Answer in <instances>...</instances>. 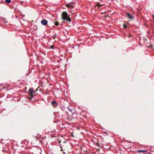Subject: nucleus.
<instances>
[{
  "label": "nucleus",
  "mask_w": 154,
  "mask_h": 154,
  "mask_svg": "<svg viewBox=\"0 0 154 154\" xmlns=\"http://www.w3.org/2000/svg\"><path fill=\"white\" fill-rule=\"evenodd\" d=\"M61 151H62L63 150V149H62V146H61Z\"/></svg>",
  "instance_id": "4468645a"
},
{
  "label": "nucleus",
  "mask_w": 154,
  "mask_h": 154,
  "mask_svg": "<svg viewBox=\"0 0 154 154\" xmlns=\"http://www.w3.org/2000/svg\"><path fill=\"white\" fill-rule=\"evenodd\" d=\"M67 109H68L71 112H72V111L73 110V109L71 107H68Z\"/></svg>",
  "instance_id": "423d86ee"
},
{
  "label": "nucleus",
  "mask_w": 154,
  "mask_h": 154,
  "mask_svg": "<svg viewBox=\"0 0 154 154\" xmlns=\"http://www.w3.org/2000/svg\"><path fill=\"white\" fill-rule=\"evenodd\" d=\"M1 91V90L0 89V92Z\"/></svg>",
  "instance_id": "a211bd4d"
},
{
  "label": "nucleus",
  "mask_w": 154,
  "mask_h": 154,
  "mask_svg": "<svg viewBox=\"0 0 154 154\" xmlns=\"http://www.w3.org/2000/svg\"><path fill=\"white\" fill-rule=\"evenodd\" d=\"M126 14H127V16L128 19H129L131 20H132L134 19V16L131 14H130L128 12H126Z\"/></svg>",
  "instance_id": "f03ea898"
},
{
  "label": "nucleus",
  "mask_w": 154,
  "mask_h": 154,
  "mask_svg": "<svg viewBox=\"0 0 154 154\" xmlns=\"http://www.w3.org/2000/svg\"><path fill=\"white\" fill-rule=\"evenodd\" d=\"M97 5L98 6H101L100 5V3H98L97 4Z\"/></svg>",
  "instance_id": "ddd939ff"
},
{
  "label": "nucleus",
  "mask_w": 154,
  "mask_h": 154,
  "mask_svg": "<svg viewBox=\"0 0 154 154\" xmlns=\"http://www.w3.org/2000/svg\"><path fill=\"white\" fill-rule=\"evenodd\" d=\"M41 23L43 26H45L47 25L48 22L47 20L45 19H43L41 21Z\"/></svg>",
  "instance_id": "7ed1b4c3"
},
{
  "label": "nucleus",
  "mask_w": 154,
  "mask_h": 154,
  "mask_svg": "<svg viewBox=\"0 0 154 154\" xmlns=\"http://www.w3.org/2000/svg\"><path fill=\"white\" fill-rule=\"evenodd\" d=\"M35 91L33 92V89L30 88L29 90V95L32 96V97H34V95H32L35 92Z\"/></svg>",
  "instance_id": "39448f33"
},
{
  "label": "nucleus",
  "mask_w": 154,
  "mask_h": 154,
  "mask_svg": "<svg viewBox=\"0 0 154 154\" xmlns=\"http://www.w3.org/2000/svg\"><path fill=\"white\" fill-rule=\"evenodd\" d=\"M55 25H56V26H58L59 25V23L58 22H56V23H55Z\"/></svg>",
  "instance_id": "9b49d317"
},
{
  "label": "nucleus",
  "mask_w": 154,
  "mask_h": 154,
  "mask_svg": "<svg viewBox=\"0 0 154 154\" xmlns=\"http://www.w3.org/2000/svg\"><path fill=\"white\" fill-rule=\"evenodd\" d=\"M51 104L53 107H55L57 106L58 102L55 100H53L51 102Z\"/></svg>",
  "instance_id": "20e7f679"
},
{
  "label": "nucleus",
  "mask_w": 154,
  "mask_h": 154,
  "mask_svg": "<svg viewBox=\"0 0 154 154\" xmlns=\"http://www.w3.org/2000/svg\"><path fill=\"white\" fill-rule=\"evenodd\" d=\"M69 6H70V5H69V4H66V7H68V8H69Z\"/></svg>",
  "instance_id": "f8f14e48"
},
{
  "label": "nucleus",
  "mask_w": 154,
  "mask_h": 154,
  "mask_svg": "<svg viewBox=\"0 0 154 154\" xmlns=\"http://www.w3.org/2000/svg\"><path fill=\"white\" fill-rule=\"evenodd\" d=\"M123 26L124 27V28L125 29H126L127 28V26L125 24H124L123 25Z\"/></svg>",
  "instance_id": "9d476101"
},
{
  "label": "nucleus",
  "mask_w": 154,
  "mask_h": 154,
  "mask_svg": "<svg viewBox=\"0 0 154 154\" xmlns=\"http://www.w3.org/2000/svg\"><path fill=\"white\" fill-rule=\"evenodd\" d=\"M146 152V151L143 150H139L138 151L139 152Z\"/></svg>",
  "instance_id": "0eeeda50"
},
{
  "label": "nucleus",
  "mask_w": 154,
  "mask_h": 154,
  "mask_svg": "<svg viewBox=\"0 0 154 154\" xmlns=\"http://www.w3.org/2000/svg\"><path fill=\"white\" fill-rule=\"evenodd\" d=\"M72 2L70 3H69V5H70L69 8L70 7L72 8H73L74 7V6L72 5Z\"/></svg>",
  "instance_id": "1a4fd4ad"
},
{
  "label": "nucleus",
  "mask_w": 154,
  "mask_h": 154,
  "mask_svg": "<svg viewBox=\"0 0 154 154\" xmlns=\"http://www.w3.org/2000/svg\"><path fill=\"white\" fill-rule=\"evenodd\" d=\"M70 15L68 14L66 11H63L62 13V20H67L68 22H71V20L69 17Z\"/></svg>",
  "instance_id": "f257e3e1"
},
{
  "label": "nucleus",
  "mask_w": 154,
  "mask_h": 154,
  "mask_svg": "<svg viewBox=\"0 0 154 154\" xmlns=\"http://www.w3.org/2000/svg\"><path fill=\"white\" fill-rule=\"evenodd\" d=\"M63 153L64 154H66L65 152H63Z\"/></svg>",
  "instance_id": "2eb2a0df"
},
{
  "label": "nucleus",
  "mask_w": 154,
  "mask_h": 154,
  "mask_svg": "<svg viewBox=\"0 0 154 154\" xmlns=\"http://www.w3.org/2000/svg\"><path fill=\"white\" fill-rule=\"evenodd\" d=\"M38 90V89H37L36 90V91H37Z\"/></svg>",
  "instance_id": "f3484780"
},
{
  "label": "nucleus",
  "mask_w": 154,
  "mask_h": 154,
  "mask_svg": "<svg viewBox=\"0 0 154 154\" xmlns=\"http://www.w3.org/2000/svg\"><path fill=\"white\" fill-rule=\"evenodd\" d=\"M51 48H53L52 47V46H51Z\"/></svg>",
  "instance_id": "dca6fc26"
},
{
  "label": "nucleus",
  "mask_w": 154,
  "mask_h": 154,
  "mask_svg": "<svg viewBox=\"0 0 154 154\" xmlns=\"http://www.w3.org/2000/svg\"><path fill=\"white\" fill-rule=\"evenodd\" d=\"M11 0H5V2L8 4H9L11 3Z\"/></svg>",
  "instance_id": "6e6552de"
}]
</instances>
